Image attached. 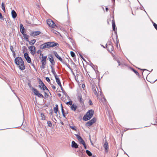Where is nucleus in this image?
I'll list each match as a JSON object with an SVG mask.
<instances>
[{
    "label": "nucleus",
    "mask_w": 157,
    "mask_h": 157,
    "mask_svg": "<svg viewBox=\"0 0 157 157\" xmlns=\"http://www.w3.org/2000/svg\"><path fill=\"white\" fill-rule=\"evenodd\" d=\"M71 56L72 57H74L75 56V53L72 51H71L70 52Z\"/></svg>",
    "instance_id": "33"
},
{
    "label": "nucleus",
    "mask_w": 157,
    "mask_h": 157,
    "mask_svg": "<svg viewBox=\"0 0 157 157\" xmlns=\"http://www.w3.org/2000/svg\"><path fill=\"white\" fill-rule=\"evenodd\" d=\"M94 111L92 109L89 110L83 117V120L85 121L89 120L94 115Z\"/></svg>",
    "instance_id": "3"
},
{
    "label": "nucleus",
    "mask_w": 157,
    "mask_h": 157,
    "mask_svg": "<svg viewBox=\"0 0 157 157\" xmlns=\"http://www.w3.org/2000/svg\"><path fill=\"white\" fill-rule=\"evenodd\" d=\"M153 23L154 26V27L157 30V25L154 22H153Z\"/></svg>",
    "instance_id": "37"
},
{
    "label": "nucleus",
    "mask_w": 157,
    "mask_h": 157,
    "mask_svg": "<svg viewBox=\"0 0 157 157\" xmlns=\"http://www.w3.org/2000/svg\"><path fill=\"white\" fill-rule=\"evenodd\" d=\"M63 116L64 117H66V115H65V114H63Z\"/></svg>",
    "instance_id": "59"
},
{
    "label": "nucleus",
    "mask_w": 157,
    "mask_h": 157,
    "mask_svg": "<svg viewBox=\"0 0 157 157\" xmlns=\"http://www.w3.org/2000/svg\"><path fill=\"white\" fill-rule=\"evenodd\" d=\"M14 62L21 70L23 71L25 69L24 62L20 57H17L14 59Z\"/></svg>",
    "instance_id": "1"
},
{
    "label": "nucleus",
    "mask_w": 157,
    "mask_h": 157,
    "mask_svg": "<svg viewBox=\"0 0 157 157\" xmlns=\"http://www.w3.org/2000/svg\"><path fill=\"white\" fill-rule=\"evenodd\" d=\"M57 95L59 97H60L61 96V94L60 93H58V94Z\"/></svg>",
    "instance_id": "55"
},
{
    "label": "nucleus",
    "mask_w": 157,
    "mask_h": 157,
    "mask_svg": "<svg viewBox=\"0 0 157 157\" xmlns=\"http://www.w3.org/2000/svg\"><path fill=\"white\" fill-rule=\"evenodd\" d=\"M45 79L48 82H50V81L49 78L48 77H46L45 78Z\"/></svg>",
    "instance_id": "42"
},
{
    "label": "nucleus",
    "mask_w": 157,
    "mask_h": 157,
    "mask_svg": "<svg viewBox=\"0 0 157 157\" xmlns=\"http://www.w3.org/2000/svg\"><path fill=\"white\" fill-rule=\"evenodd\" d=\"M106 47L107 48V50L108 51L111 52L113 51V46L111 44L107 45V44H106Z\"/></svg>",
    "instance_id": "12"
},
{
    "label": "nucleus",
    "mask_w": 157,
    "mask_h": 157,
    "mask_svg": "<svg viewBox=\"0 0 157 157\" xmlns=\"http://www.w3.org/2000/svg\"><path fill=\"white\" fill-rule=\"evenodd\" d=\"M50 114L51 115H52V112L50 113Z\"/></svg>",
    "instance_id": "61"
},
{
    "label": "nucleus",
    "mask_w": 157,
    "mask_h": 157,
    "mask_svg": "<svg viewBox=\"0 0 157 157\" xmlns=\"http://www.w3.org/2000/svg\"><path fill=\"white\" fill-rule=\"evenodd\" d=\"M61 111H62V112L63 115L64 114H65V113L64 112V110L63 108H62V109L61 110Z\"/></svg>",
    "instance_id": "46"
},
{
    "label": "nucleus",
    "mask_w": 157,
    "mask_h": 157,
    "mask_svg": "<svg viewBox=\"0 0 157 157\" xmlns=\"http://www.w3.org/2000/svg\"><path fill=\"white\" fill-rule=\"evenodd\" d=\"M61 62H62L64 64H66V65H67V63H65L64 61L62 59V61H60Z\"/></svg>",
    "instance_id": "51"
},
{
    "label": "nucleus",
    "mask_w": 157,
    "mask_h": 157,
    "mask_svg": "<svg viewBox=\"0 0 157 157\" xmlns=\"http://www.w3.org/2000/svg\"><path fill=\"white\" fill-rule=\"evenodd\" d=\"M41 55H42V58H43L41 61V63L43 65H44V64H46V61L47 58V56H44L42 54L40 53V56H41Z\"/></svg>",
    "instance_id": "11"
},
{
    "label": "nucleus",
    "mask_w": 157,
    "mask_h": 157,
    "mask_svg": "<svg viewBox=\"0 0 157 157\" xmlns=\"http://www.w3.org/2000/svg\"><path fill=\"white\" fill-rule=\"evenodd\" d=\"M77 108V106L74 104H72L71 106V109L72 110L75 111Z\"/></svg>",
    "instance_id": "20"
},
{
    "label": "nucleus",
    "mask_w": 157,
    "mask_h": 157,
    "mask_svg": "<svg viewBox=\"0 0 157 157\" xmlns=\"http://www.w3.org/2000/svg\"><path fill=\"white\" fill-rule=\"evenodd\" d=\"M53 53L55 56L60 61H62V58L60 57L56 51H54Z\"/></svg>",
    "instance_id": "15"
},
{
    "label": "nucleus",
    "mask_w": 157,
    "mask_h": 157,
    "mask_svg": "<svg viewBox=\"0 0 157 157\" xmlns=\"http://www.w3.org/2000/svg\"><path fill=\"white\" fill-rule=\"evenodd\" d=\"M42 64V65L41 66V68L43 69H44V66L46 64H44V65H43V64Z\"/></svg>",
    "instance_id": "49"
},
{
    "label": "nucleus",
    "mask_w": 157,
    "mask_h": 157,
    "mask_svg": "<svg viewBox=\"0 0 157 157\" xmlns=\"http://www.w3.org/2000/svg\"><path fill=\"white\" fill-rule=\"evenodd\" d=\"M72 44L74 45V42H72Z\"/></svg>",
    "instance_id": "60"
},
{
    "label": "nucleus",
    "mask_w": 157,
    "mask_h": 157,
    "mask_svg": "<svg viewBox=\"0 0 157 157\" xmlns=\"http://www.w3.org/2000/svg\"><path fill=\"white\" fill-rule=\"evenodd\" d=\"M32 90L33 91L34 95L39 98H44V96L42 94L39 93V91L37 89L33 87Z\"/></svg>",
    "instance_id": "4"
},
{
    "label": "nucleus",
    "mask_w": 157,
    "mask_h": 157,
    "mask_svg": "<svg viewBox=\"0 0 157 157\" xmlns=\"http://www.w3.org/2000/svg\"><path fill=\"white\" fill-rule=\"evenodd\" d=\"M83 145L84 146L85 149H86V144H85L84 145Z\"/></svg>",
    "instance_id": "53"
},
{
    "label": "nucleus",
    "mask_w": 157,
    "mask_h": 157,
    "mask_svg": "<svg viewBox=\"0 0 157 157\" xmlns=\"http://www.w3.org/2000/svg\"><path fill=\"white\" fill-rule=\"evenodd\" d=\"M105 10H106V11H108V8L107 7H106V8H105Z\"/></svg>",
    "instance_id": "56"
},
{
    "label": "nucleus",
    "mask_w": 157,
    "mask_h": 157,
    "mask_svg": "<svg viewBox=\"0 0 157 157\" xmlns=\"http://www.w3.org/2000/svg\"><path fill=\"white\" fill-rule=\"evenodd\" d=\"M112 27L113 28V30L115 32L116 29V26L115 25V24L114 20H112Z\"/></svg>",
    "instance_id": "19"
},
{
    "label": "nucleus",
    "mask_w": 157,
    "mask_h": 157,
    "mask_svg": "<svg viewBox=\"0 0 157 157\" xmlns=\"http://www.w3.org/2000/svg\"><path fill=\"white\" fill-rule=\"evenodd\" d=\"M54 111L55 113L57 114L58 111V105H56V107L54 108Z\"/></svg>",
    "instance_id": "23"
},
{
    "label": "nucleus",
    "mask_w": 157,
    "mask_h": 157,
    "mask_svg": "<svg viewBox=\"0 0 157 157\" xmlns=\"http://www.w3.org/2000/svg\"><path fill=\"white\" fill-rule=\"evenodd\" d=\"M119 40H116V41H117V43L118 42V41H119Z\"/></svg>",
    "instance_id": "63"
},
{
    "label": "nucleus",
    "mask_w": 157,
    "mask_h": 157,
    "mask_svg": "<svg viewBox=\"0 0 157 157\" xmlns=\"http://www.w3.org/2000/svg\"><path fill=\"white\" fill-rule=\"evenodd\" d=\"M12 53H13V56L14 57H15V52H12Z\"/></svg>",
    "instance_id": "52"
},
{
    "label": "nucleus",
    "mask_w": 157,
    "mask_h": 157,
    "mask_svg": "<svg viewBox=\"0 0 157 157\" xmlns=\"http://www.w3.org/2000/svg\"><path fill=\"white\" fill-rule=\"evenodd\" d=\"M132 70L137 75H139V74L137 71H136L133 68L132 69Z\"/></svg>",
    "instance_id": "31"
},
{
    "label": "nucleus",
    "mask_w": 157,
    "mask_h": 157,
    "mask_svg": "<svg viewBox=\"0 0 157 157\" xmlns=\"http://www.w3.org/2000/svg\"><path fill=\"white\" fill-rule=\"evenodd\" d=\"M24 57L27 61V62L28 63H31V64L33 66H34V65L32 63H31V58L29 56L28 54L27 53H25L24 54Z\"/></svg>",
    "instance_id": "7"
},
{
    "label": "nucleus",
    "mask_w": 157,
    "mask_h": 157,
    "mask_svg": "<svg viewBox=\"0 0 157 157\" xmlns=\"http://www.w3.org/2000/svg\"><path fill=\"white\" fill-rule=\"evenodd\" d=\"M39 87L41 90H43L44 91H45V90H46L48 91H49V90L48 89L45 85L42 86H39Z\"/></svg>",
    "instance_id": "16"
},
{
    "label": "nucleus",
    "mask_w": 157,
    "mask_h": 157,
    "mask_svg": "<svg viewBox=\"0 0 157 157\" xmlns=\"http://www.w3.org/2000/svg\"><path fill=\"white\" fill-rule=\"evenodd\" d=\"M67 105H72V101H69L66 103Z\"/></svg>",
    "instance_id": "36"
},
{
    "label": "nucleus",
    "mask_w": 157,
    "mask_h": 157,
    "mask_svg": "<svg viewBox=\"0 0 157 157\" xmlns=\"http://www.w3.org/2000/svg\"><path fill=\"white\" fill-rule=\"evenodd\" d=\"M70 127L73 130H74V131L76 130V127L75 126H70Z\"/></svg>",
    "instance_id": "35"
},
{
    "label": "nucleus",
    "mask_w": 157,
    "mask_h": 157,
    "mask_svg": "<svg viewBox=\"0 0 157 157\" xmlns=\"http://www.w3.org/2000/svg\"><path fill=\"white\" fill-rule=\"evenodd\" d=\"M51 68H52V72L53 74L55 77H56L57 76V75L55 72V71L53 69V68L52 66H51Z\"/></svg>",
    "instance_id": "24"
},
{
    "label": "nucleus",
    "mask_w": 157,
    "mask_h": 157,
    "mask_svg": "<svg viewBox=\"0 0 157 157\" xmlns=\"http://www.w3.org/2000/svg\"><path fill=\"white\" fill-rule=\"evenodd\" d=\"M40 34V32L39 31H35L32 32L30 34V36L33 37L39 35Z\"/></svg>",
    "instance_id": "9"
},
{
    "label": "nucleus",
    "mask_w": 157,
    "mask_h": 157,
    "mask_svg": "<svg viewBox=\"0 0 157 157\" xmlns=\"http://www.w3.org/2000/svg\"><path fill=\"white\" fill-rule=\"evenodd\" d=\"M47 23L48 25L50 27L55 28L56 26L55 24L51 19H48L47 20Z\"/></svg>",
    "instance_id": "5"
},
{
    "label": "nucleus",
    "mask_w": 157,
    "mask_h": 157,
    "mask_svg": "<svg viewBox=\"0 0 157 157\" xmlns=\"http://www.w3.org/2000/svg\"><path fill=\"white\" fill-rule=\"evenodd\" d=\"M79 55L80 56V57H81V58L82 59L84 60V61H85V59L80 54H79Z\"/></svg>",
    "instance_id": "44"
},
{
    "label": "nucleus",
    "mask_w": 157,
    "mask_h": 157,
    "mask_svg": "<svg viewBox=\"0 0 157 157\" xmlns=\"http://www.w3.org/2000/svg\"><path fill=\"white\" fill-rule=\"evenodd\" d=\"M89 104L90 105H91L93 104L92 101L90 100L89 101Z\"/></svg>",
    "instance_id": "45"
},
{
    "label": "nucleus",
    "mask_w": 157,
    "mask_h": 157,
    "mask_svg": "<svg viewBox=\"0 0 157 157\" xmlns=\"http://www.w3.org/2000/svg\"><path fill=\"white\" fill-rule=\"evenodd\" d=\"M75 136H76V137L78 139V141L80 140L81 139H82V137L78 135V134H75Z\"/></svg>",
    "instance_id": "30"
},
{
    "label": "nucleus",
    "mask_w": 157,
    "mask_h": 157,
    "mask_svg": "<svg viewBox=\"0 0 157 157\" xmlns=\"http://www.w3.org/2000/svg\"><path fill=\"white\" fill-rule=\"evenodd\" d=\"M20 29H23L24 28L23 25L21 24H20Z\"/></svg>",
    "instance_id": "39"
},
{
    "label": "nucleus",
    "mask_w": 157,
    "mask_h": 157,
    "mask_svg": "<svg viewBox=\"0 0 157 157\" xmlns=\"http://www.w3.org/2000/svg\"><path fill=\"white\" fill-rule=\"evenodd\" d=\"M85 85H84V84H82V88H84V87H85Z\"/></svg>",
    "instance_id": "57"
},
{
    "label": "nucleus",
    "mask_w": 157,
    "mask_h": 157,
    "mask_svg": "<svg viewBox=\"0 0 157 157\" xmlns=\"http://www.w3.org/2000/svg\"><path fill=\"white\" fill-rule=\"evenodd\" d=\"M27 41H28L29 44L30 45H33L34 44L36 41V40H26Z\"/></svg>",
    "instance_id": "17"
},
{
    "label": "nucleus",
    "mask_w": 157,
    "mask_h": 157,
    "mask_svg": "<svg viewBox=\"0 0 157 157\" xmlns=\"http://www.w3.org/2000/svg\"><path fill=\"white\" fill-rule=\"evenodd\" d=\"M10 49L12 52H14L13 50V48L12 46L10 45Z\"/></svg>",
    "instance_id": "40"
},
{
    "label": "nucleus",
    "mask_w": 157,
    "mask_h": 157,
    "mask_svg": "<svg viewBox=\"0 0 157 157\" xmlns=\"http://www.w3.org/2000/svg\"><path fill=\"white\" fill-rule=\"evenodd\" d=\"M41 52V51L40 50H39L36 51V53L37 54H39Z\"/></svg>",
    "instance_id": "50"
},
{
    "label": "nucleus",
    "mask_w": 157,
    "mask_h": 157,
    "mask_svg": "<svg viewBox=\"0 0 157 157\" xmlns=\"http://www.w3.org/2000/svg\"><path fill=\"white\" fill-rule=\"evenodd\" d=\"M102 101H103V102H104H104H105L104 103V104H106V99L105 98V97H103V98H102Z\"/></svg>",
    "instance_id": "34"
},
{
    "label": "nucleus",
    "mask_w": 157,
    "mask_h": 157,
    "mask_svg": "<svg viewBox=\"0 0 157 157\" xmlns=\"http://www.w3.org/2000/svg\"><path fill=\"white\" fill-rule=\"evenodd\" d=\"M117 63H118L119 66H120V62L119 61V60H117Z\"/></svg>",
    "instance_id": "54"
},
{
    "label": "nucleus",
    "mask_w": 157,
    "mask_h": 157,
    "mask_svg": "<svg viewBox=\"0 0 157 157\" xmlns=\"http://www.w3.org/2000/svg\"><path fill=\"white\" fill-rule=\"evenodd\" d=\"M44 96L45 98H47L48 97V94L47 92L45 91H44Z\"/></svg>",
    "instance_id": "38"
},
{
    "label": "nucleus",
    "mask_w": 157,
    "mask_h": 157,
    "mask_svg": "<svg viewBox=\"0 0 157 157\" xmlns=\"http://www.w3.org/2000/svg\"><path fill=\"white\" fill-rule=\"evenodd\" d=\"M59 44L57 43L53 42H47L40 46V48L43 49L47 48L53 47L55 46L58 47Z\"/></svg>",
    "instance_id": "2"
},
{
    "label": "nucleus",
    "mask_w": 157,
    "mask_h": 157,
    "mask_svg": "<svg viewBox=\"0 0 157 157\" xmlns=\"http://www.w3.org/2000/svg\"><path fill=\"white\" fill-rule=\"evenodd\" d=\"M0 19L3 20L4 19L2 16V14L0 13Z\"/></svg>",
    "instance_id": "43"
},
{
    "label": "nucleus",
    "mask_w": 157,
    "mask_h": 157,
    "mask_svg": "<svg viewBox=\"0 0 157 157\" xmlns=\"http://www.w3.org/2000/svg\"><path fill=\"white\" fill-rule=\"evenodd\" d=\"M103 147L105 149V151L107 152L109 149V145L107 142H105L103 145Z\"/></svg>",
    "instance_id": "13"
},
{
    "label": "nucleus",
    "mask_w": 157,
    "mask_h": 157,
    "mask_svg": "<svg viewBox=\"0 0 157 157\" xmlns=\"http://www.w3.org/2000/svg\"><path fill=\"white\" fill-rule=\"evenodd\" d=\"M60 87V88L61 90H62V91H64V90H63L62 86V85H61V84L60 85H59Z\"/></svg>",
    "instance_id": "47"
},
{
    "label": "nucleus",
    "mask_w": 157,
    "mask_h": 157,
    "mask_svg": "<svg viewBox=\"0 0 157 157\" xmlns=\"http://www.w3.org/2000/svg\"><path fill=\"white\" fill-rule=\"evenodd\" d=\"M52 87L53 90H55L56 89V86L54 85L52 86Z\"/></svg>",
    "instance_id": "48"
},
{
    "label": "nucleus",
    "mask_w": 157,
    "mask_h": 157,
    "mask_svg": "<svg viewBox=\"0 0 157 157\" xmlns=\"http://www.w3.org/2000/svg\"><path fill=\"white\" fill-rule=\"evenodd\" d=\"M96 89L98 90V89L97 87H94L92 88V90L94 94L95 95L98 96V94Z\"/></svg>",
    "instance_id": "21"
},
{
    "label": "nucleus",
    "mask_w": 157,
    "mask_h": 157,
    "mask_svg": "<svg viewBox=\"0 0 157 157\" xmlns=\"http://www.w3.org/2000/svg\"><path fill=\"white\" fill-rule=\"evenodd\" d=\"M78 100L80 103H83L84 102V100L82 99L81 96H78Z\"/></svg>",
    "instance_id": "27"
},
{
    "label": "nucleus",
    "mask_w": 157,
    "mask_h": 157,
    "mask_svg": "<svg viewBox=\"0 0 157 157\" xmlns=\"http://www.w3.org/2000/svg\"><path fill=\"white\" fill-rule=\"evenodd\" d=\"M20 31L21 33L23 34L24 35L25 33V28L23 29H20Z\"/></svg>",
    "instance_id": "32"
},
{
    "label": "nucleus",
    "mask_w": 157,
    "mask_h": 157,
    "mask_svg": "<svg viewBox=\"0 0 157 157\" xmlns=\"http://www.w3.org/2000/svg\"><path fill=\"white\" fill-rule=\"evenodd\" d=\"M96 121V118L94 117L86 123V124L87 127H90Z\"/></svg>",
    "instance_id": "6"
},
{
    "label": "nucleus",
    "mask_w": 157,
    "mask_h": 157,
    "mask_svg": "<svg viewBox=\"0 0 157 157\" xmlns=\"http://www.w3.org/2000/svg\"><path fill=\"white\" fill-rule=\"evenodd\" d=\"M12 17L13 18H15L17 16V13L14 10H13L11 12Z\"/></svg>",
    "instance_id": "18"
},
{
    "label": "nucleus",
    "mask_w": 157,
    "mask_h": 157,
    "mask_svg": "<svg viewBox=\"0 0 157 157\" xmlns=\"http://www.w3.org/2000/svg\"><path fill=\"white\" fill-rule=\"evenodd\" d=\"M61 110H62V108H63L62 104H61Z\"/></svg>",
    "instance_id": "58"
},
{
    "label": "nucleus",
    "mask_w": 157,
    "mask_h": 157,
    "mask_svg": "<svg viewBox=\"0 0 157 157\" xmlns=\"http://www.w3.org/2000/svg\"><path fill=\"white\" fill-rule=\"evenodd\" d=\"M71 147L73 148H78V145L75 141H72L71 143Z\"/></svg>",
    "instance_id": "14"
},
{
    "label": "nucleus",
    "mask_w": 157,
    "mask_h": 157,
    "mask_svg": "<svg viewBox=\"0 0 157 157\" xmlns=\"http://www.w3.org/2000/svg\"><path fill=\"white\" fill-rule=\"evenodd\" d=\"M86 153L89 156H90L92 155L91 152L88 150H86Z\"/></svg>",
    "instance_id": "25"
},
{
    "label": "nucleus",
    "mask_w": 157,
    "mask_h": 157,
    "mask_svg": "<svg viewBox=\"0 0 157 157\" xmlns=\"http://www.w3.org/2000/svg\"><path fill=\"white\" fill-rule=\"evenodd\" d=\"M29 49L31 52V54H34L35 53L36 48L34 46H31L29 47Z\"/></svg>",
    "instance_id": "10"
},
{
    "label": "nucleus",
    "mask_w": 157,
    "mask_h": 157,
    "mask_svg": "<svg viewBox=\"0 0 157 157\" xmlns=\"http://www.w3.org/2000/svg\"><path fill=\"white\" fill-rule=\"evenodd\" d=\"M47 124L49 127H51L52 126V124L50 121H48Z\"/></svg>",
    "instance_id": "29"
},
{
    "label": "nucleus",
    "mask_w": 157,
    "mask_h": 157,
    "mask_svg": "<svg viewBox=\"0 0 157 157\" xmlns=\"http://www.w3.org/2000/svg\"><path fill=\"white\" fill-rule=\"evenodd\" d=\"M2 8L3 10L5 12L6 10H5V8L4 6V4L3 2H2Z\"/></svg>",
    "instance_id": "26"
},
{
    "label": "nucleus",
    "mask_w": 157,
    "mask_h": 157,
    "mask_svg": "<svg viewBox=\"0 0 157 157\" xmlns=\"http://www.w3.org/2000/svg\"><path fill=\"white\" fill-rule=\"evenodd\" d=\"M56 79V82L57 83V84L59 85H60L61 84L59 78L57 77V76L55 77Z\"/></svg>",
    "instance_id": "22"
},
{
    "label": "nucleus",
    "mask_w": 157,
    "mask_h": 157,
    "mask_svg": "<svg viewBox=\"0 0 157 157\" xmlns=\"http://www.w3.org/2000/svg\"><path fill=\"white\" fill-rule=\"evenodd\" d=\"M62 92H63V93H65V91L64 90V91H62Z\"/></svg>",
    "instance_id": "64"
},
{
    "label": "nucleus",
    "mask_w": 157,
    "mask_h": 157,
    "mask_svg": "<svg viewBox=\"0 0 157 157\" xmlns=\"http://www.w3.org/2000/svg\"><path fill=\"white\" fill-rule=\"evenodd\" d=\"M83 145H84L85 144V142L84 141V140L82 139H81L79 141Z\"/></svg>",
    "instance_id": "28"
},
{
    "label": "nucleus",
    "mask_w": 157,
    "mask_h": 157,
    "mask_svg": "<svg viewBox=\"0 0 157 157\" xmlns=\"http://www.w3.org/2000/svg\"><path fill=\"white\" fill-rule=\"evenodd\" d=\"M40 85H39V86H42L43 85H44V83L42 82V81L41 80H40Z\"/></svg>",
    "instance_id": "41"
},
{
    "label": "nucleus",
    "mask_w": 157,
    "mask_h": 157,
    "mask_svg": "<svg viewBox=\"0 0 157 157\" xmlns=\"http://www.w3.org/2000/svg\"><path fill=\"white\" fill-rule=\"evenodd\" d=\"M48 56L49 60L51 64L52 65H54L55 63V62L53 59V55L52 54H49Z\"/></svg>",
    "instance_id": "8"
},
{
    "label": "nucleus",
    "mask_w": 157,
    "mask_h": 157,
    "mask_svg": "<svg viewBox=\"0 0 157 157\" xmlns=\"http://www.w3.org/2000/svg\"><path fill=\"white\" fill-rule=\"evenodd\" d=\"M101 46H102L104 48H105V47L103 45H101Z\"/></svg>",
    "instance_id": "62"
}]
</instances>
